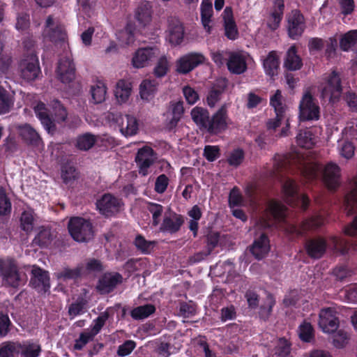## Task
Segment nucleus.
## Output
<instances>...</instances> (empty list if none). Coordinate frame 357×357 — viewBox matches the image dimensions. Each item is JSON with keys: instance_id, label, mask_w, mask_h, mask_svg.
<instances>
[{"instance_id": "nucleus-5", "label": "nucleus", "mask_w": 357, "mask_h": 357, "mask_svg": "<svg viewBox=\"0 0 357 357\" xmlns=\"http://www.w3.org/2000/svg\"><path fill=\"white\" fill-rule=\"evenodd\" d=\"M282 192L287 204L292 207L299 206L303 211L307 210L310 200L307 195L299 193V186L294 180L286 179L282 186Z\"/></svg>"}, {"instance_id": "nucleus-26", "label": "nucleus", "mask_w": 357, "mask_h": 357, "mask_svg": "<svg viewBox=\"0 0 357 357\" xmlns=\"http://www.w3.org/2000/svg\"><path fill=\"white\" fill-rule=\"evenodd\" d=\"M269 238L265 233H262L256 238L250 247V253L258 260L262 259L270 250Z\"/></svg>"}, {"instance_id": "nucleus-61", "label": "nucleus", "mask_w": 357, "mask_h": 357, "mask_svg": "<svg viewBox=\"0 0 357 357\" xmlns=\"http://www.w3.org/2000/svg\"><path fill=\"white\" fill-rule=\"evenodd\" d=\"M169 70V63L165 56H162L158 61L154 70L153 74L156 77H164Z\"/></svg>"}, {"instance_id": "nucleus-47", "label": "nucleus", "mask_w": 357, "mask_h": 357, "mask_svg": "<svg viewBox=\"0 0 357 357\" xmlns=\"http://www.w3.org/2000/svg\"><path fill=\"white\" fill-rule=\"evenodd\" d=\"M273 160V167L278 173H280L283 171H287L291 167V159L289 154H276L274 156Z\"/></svg>"}, {"instance_id": "nucleus-3", "label": "nucleus", "mask_w": 357, "mask_h": 357, "mask_svg": "<svg viewBox=\"0 0 357 357\" xmlns=\"http://www.w3.org/2000/svg\"><path fill=\"white\" fill-rule=\"evenodd\" d=\"M54 119L50 116L45 103L39 102L34 107L37 118L48 133L53 134L56 131L54 121L59 123L66 121L68 112L65 107L59 100H54L52 104Z\"/></svg>"}, {"instance_id": "nucleus-10", "label": "nucleus", "mask_w": 357, "mask_h": 357, "mask_svg": "<svg viewBox=\"0 0 357 357\" xmlns=\"http://www.w3.org/2000/svg\"><path fill=\"white\" fill-rule=\"evenodd\" d=\"M31 274L30 287L42 295L50 293L51 286L49 272L38 266H33Z\"/></svg>"}, {"instance_id": "nucleus-4", "label": "nucleus", "mask_w": 357, "mask_h": 357, "mask_svg": "<svg viewBox=\"0 0 357 357\" xmlns=\"http://www.w3.org/2000/svg\"><path fill=\"white\" fill-rule=\"evenodd\" d=\"M0 275L5 284L15 289L23 286L28 280L26 273L12 258L0 259Z\"/></svg>"}, {"instance_id": "nucleus-55", "label": "nucleus", "mask_w": 357, "mask_h": 357, "mask_svg": "<svg viewBox=\"0 0 357 357\" xmlns=\"http://www.w3.org/2000/svg\"><path fill=\"white\" fill-rule=\"evenodd\" d=\"M96 335L91 330V331H84L79 334V338L75 340L74 344V349L75 350H82L84 347L93 340Z\"/></svg>"}, {"instance_id": "nucleus-50", "label": "nucleus", "mask_w": 357, "mask_h": 357, "mask_svg": "<svg viewBox=\"0 0 357 357\" xmlns=\"http://www.w3.org/2000/svg\"><path fill=\"white\" fill-rule=\"evenodd\" d=\"M147 210L152 215V225L153 227L158 226L160 222L164 207L158 203L149 202Z\"/></svg>"}, {"instance_id": "nucleus-39", "label": "nucleus", "mask_w": 357, "mask_h": 357, "mask_svg": "<svg viewBox=\"0 0 357 357\" xmlns=\"http://www.w3.org/2000/svg\"><path fill=\"white\" fill-rule=\"evenodd\" d=\"M155 312V307L153 304H145L133 308L130 316L135 320H142L149 317Z\"/></svg>"}, {"instance_id": "nucleus-33", "label": "nucleus", "mask_w": 357, "mask_h": 357, "mask_svg": "<svg viewBox=\"0 0 357 357\" xmlns=\"http://www.w3.org/2000/svg\"><path fill=\"white\" fill-rule=\"evenodd\" d=\"M135 18L143 26L149 24L152 20V9L149 2L142 3L137 8Z\"/></svg>"}, {"instance_id": "nucleus-18", "label": "nucleus", "mask_w": 357, "mask_h": 357, "mask_svg": "<svg viewBox=\"0 0 357 357\" xmlns=\"http://www.w3.org/2000/svg\"><path fill=\"white\" fill-rule=\"evenodd\" d=\"M226 65L228 70L234 75H241L248 69L246 56L241 51H228Z\"/></svg>"}, {"instance_id": "nucleus-40", "label": "nucleus", "mask_w": 357, "mask_h": 357, "mask_svg": "<svg viewBox=\"0 0 357 357\" xmlns=\"http://www.w3.org/2000/svg\"><path fill=\"white\" fill-rule=\"evenodd\" d=\"M96 142L97 137L96 135L90 132H86L77 137L75 146L79 150L86 151L91 149Z\"/></svg>"}, {"instance_id": "nucleus-51", "label": "nucleus", "mask_w": 357, "mask_h": 357, "mask_svg": "<svg viewBox=\"0 0 357 357\" xmlns=\"http://www.w3.org/2000/svg\"><path fill=\"white\" fill-rule=\"evenodd\" d=\"M131 92V87L124 80L121 79L117 82L116 89L115 90V96L119 101L126 102Z\"/></svg>"}, {"instance_id": "nucleus-12", "label": "nucleus", "mask_w": 357, "mask_h": 357, "mask_svg": "<svg viewBox=\"0 0 357 357\" xmlns=\"http://www.w3.org/2000/svg\"><path fill=\"white\" fill-rule=\"evenodd\" d=\"M108 118L119 126L121 132L126 137L133 136L137 133L139 124L134 116L109 113Z\"/></svg>"}, {"instance_id": "nucleus-35", "label": "nucleus", "mask_w": 357, "mask_h": 357, "mask_svg": "<svg viewBox=\"0 0 357 357\" xmlns=\"http://www.w3.org/2000/svg\"><path fill=\"white\" fill-rule=\"evenodd\" d=\"M279 64V58L276 52L275 51L270 52L263 63L266 74L271 77L277 75Z\"/></svg>"}, {"instance_id": "nucleus-57", "label": "nucleus", "mask_w": 357, "mask_h": 357, "mask_svg": "<svg viewBox=\"0 0 357 357\" xmlns=\"http://www.w3.org/2000/svg\"><path fill=\"white\" fill-rule=\"evenodd\" d=\"M245 153L242 149L238 148L233 150L227 158V162L230 166L238 167L243 161Z\"/></svg>"}, {"instance_id": "nucleus-16", "label": "nucleus", "mask_w": 357, "mask_h": 357, "mask_svg": "<svg viewBox=\"0 0 357 357\" xmlns=\"http://www.w3.org/2000/svg\"><path fill=\"white\" fill-rule=\"evenodd\" d=\"M337 312L332 307L323 308L319 314V326L323 332L334 333L339 327Z\"/></svg>"}, {"instance_id": "nucleus-56", "label": "nucleus", "mask_w": 357, "mask_h": 357, "mask_svg": "<svg viewBox=\"0 0 357 357\" xmlns=\"http://www.w3.org/2000/svg\"><path fill=\"white\" fill-rule=\"evenodd\" d=\"M12 205L3 188H0V215H7L11 212Z\"/></svg>"}, {"instance_id": "nucleus-42", "label": "nucleus", "mask_w": 357, "mask_h": 357, "mask_svg": "<svg viewBox=\"0 0 357 357\" xmlns=\"http://www.w3.org/2000/svg\"><path fill=\"white\" fill-rule=\"evenodd\" d=\"M326 218L322 214H317L302 222L303 231L315 230L321 227L326 222Z\"/></svg>"}, {"instance_id": "nucleus-48", "label": "nucleus", "mask_w": 357, "mask_h": 357, "mask_svg": "<svg viewBox=\"0 0 357 357\" xmlns=\"http://www.w3.org/2000/svg\"><path fill=\"white\" fill-rule=\"evenodd\" d=\"M275 305V300L272 294H268L265 303L259 307V316L261 319L266 321L271 314L273 307Z\"/></svg>"}, {"instance_id": "nucleus-38", "label": "nucleus", "mask_w": 357, "mask_h": 357, "mask_svg": "<svg viewBox=\"0 0 357 357\" xmlns=\"http://www.w3.org/2000/svg\"><path fill=\"white\" fill-rule=\"evenodd\" d=\"M172 118L168 123V128L172 130L177 126L178 121L181 120L184 112L183 101H172L170 102Z\"/></svg>"}, {"instance_id": "nucleus-32", "label": "nucleus", "mask_w": 357, "mask_h": 357, "mask_svg": "<svg viewBox=\"0 0 357 357\" xmlns=\"http://www.w3.org/2000/svg\"><path fill=\"white\" fill-rule=\"evenodd\" d=\"M158 82L155 79H144L139 86L142 99L149 101L153 99L158 90Z\"/></svg>"}, {"instance_id": "nucleus-9", "label": "nucleus", "mask_w": 357, "mask_h": 357, "mask_svg": "<svg viewBox=\"0 0 357 357\" xmlns=\"http://www.w3.org/2000/svg\"><path fill=\"white\" fill-rule=\"evenodd\" d=\"M156 159L157 153L151 146H144L139 149L135 158L139 174L146 176L150 173V167L155 162Z\"/></svg>"}, {"instance_id": "nucleus-20", "label": "nucleus", "mask_w": 357, "mask_h": 357, "mask_svg": "<svg viewBox=\"0 0 357 357\" xmlns=\"http://www.w3.org/2000/svg\"><path fill=\"white\" fill-rule=\"evenodd\" d=\"M20 66L22 78L28 82L35 80L40 73L38 59L35 54L31 53L29 59H23Z\"/></svg>"}, {"instance_id": "nucleus-45", "label": "nucleus", "mask_w": 357, "mask_h": 357, "mask_svg": "<svg viewBox=\"0 0 357 357\" xmlns=\"http://www.w3.org/2000/svg\"><path fill=\"white\" fill-rule=\"evenodd\" d=\"M61 178L66 185H72L78 178V172L76 168L69 164L63 165L61 167Z\"/></svg>"}, {"instance_id": "nucleus-1", "label": "nucleus", "mask_w": 357, "mask_h": 357, "mask_svg": "<svg viewBox=\"0 0 357 357\" xmlns=\"http://www.w3.org/2000/svg\"><path fill=\"white\" fill-rule=\"evenodd\" d=\"M193 121L202 130H205L210 135L222 133L228 127V111L226 104L222 105L218 110L210 116L206 109L196 107L191 111Z\"/></svg>"}, {"instance_id": "nucleus-27", "label": "nucleus", "mask_w": 357, "mask_h": 357, "mask_svg": "<svg viewBox=\"0 0 357 357\" xmlns=\"http://www.w3.org/2000/svg\"><path fill=\"white\" fill-rule=\"evenodd\" d=\"M20 136L23 142L29 146L38 147L43 142L38 132L29 124L24 123L18 127Z\"/></svg>"}, {"instance_id": "nucleus-19", "label": "nucleus", "mask_w": 357, "mask_h": 357, "mask_svg": "<svg viewBox=\"0 0 357 357\" xmlns=\"http://www.w3.org/2000/svg\"><path fill=\"white\" fill-rule=\"evenodd\" d=\"M45 37L51 42H63L67 38L64 26L59 21L56 23L52 15H49L45 21Z\"/></svg>"}, {"instance_id": "nucleus-15", "label": "nucleus", "mask_w": 357, "mask_h": 357, "mask_svg": "<svg viewBox=\"0 0 357 357\" xmlns=\"http://www.w3.org/2000/svg\"><path fill=\"white\" fill-rule=\"evenodd\" d=\"M270 105L274 108L275 118L269 119L266 123L268 130H275L281 125V121L284 117L286 105L282 102V96L280 90H277L270 98Z\"/></svg>"}, {"instance_id": "nucleus-17", "label": "nucleus", "mask_w": 357, "mask_h": 357, "mask_svg": "<svg viewBox=\"0 0 357 357\" xmlns=\"http://www.w3.org/2000/svg\"><path fill=\"white\" fill-rule=\"evenodd\" d=\"M122 282L121 274L117 272H107L99 278L96 289L100 294H109Z\"/></svg>"}, {"instance_id": "nucleus-43", "label": "nucleus", "mask_w": 357, "mask_h": 357, "mask_svg": "<svg viewBox=\"0 0 357 357\" xmlns=\"http://www.w3.org/2000/svg\"><path fill=\"white\" fill-rule=\"evenodd\" d=\"M82 268L83 276L91 273H101L104 270V266L100 259L89 258L86 260L85 265L80 264Z\"/></svg>"}, {"instance_id": "nucleus-7", "label": "nucleus", "mask_w": 357, "mask_h": 357, "mask_svg": "<svg viewBox=\"0 0 357 357\" xmlns=\"http://www.w3.org/2000/svg\"><path fill=\"white\" fill-rule=\"evenodd\" d=\"M319 105L315 102L310 92L304 93L299 104V119L301 121H317L320 117Z\"/></svg>"}, {"instance_id": "nucleus-62", "label": "nucleus", "mask_w": 357, "mask_h": 357, "mask_svg": "<svg viewBox=\"0 0 357 357\" xmlns=\"http://www.w3.org/2000/svg\"><path fill=\"white\" fill-rule=\"evenodd\" d=\"M310 131L301 132L296 136L297 143L299 146L306 149H310L314 144Z\"/></svg>"}, {"instance_id": "nucleus-49", "label": "nucleus", "mask_w": 357, "mask_h": 357, "mask_svg": "<svg viewBox=\"0 0 357 357\" xmlns=\"http://www.w3.org/2000/svg\"><path fill=\"white\" fill-rule=\"evenodd\" d=\"M20 343L6 342L0 347V357H15L19 354Z\"/></svg>"}, {"instance_id": "nucleus-2", "label": "nucleus", "mask_w": 357, "mask_h": 357, "mask_svg": "<svg viewBox=\"0 0 357 357\" xmlns=\"http://www.w3.org/2000/svg\"><path fill=\"white\" fill-rule=\"evenodd\" d=\"M321 167L317 162L303 164L301 172L307 181H315L321 175L328 190H337L341 183L340 167L333 162H328L323 168Z\"/></svg>"}, {"instance_id": "nucleus-29", "label": "nucleus", "mask_w": 357, "mask_h": 357, "mask_svg": "<svg viewBox=\"0 0 357 357\" xmlns=\"http://www.w3.org/2000/svg\"><path fill=\"white\" fill-rule=\"evenodd\" d=\"M184 222L181 215L174 213L172 216H165L160 227V231L169 234L178 232Z\"/></svg>"}, {"instance_id": "nucleus-8", "label": "nucleus", "mask_w": 357, "mask_h": 357, "mask_svg": "<svg viewBox=\"0 0 357 357\" xmlns=\"http://www.w3.org/2000/svg\"><path fill=\"white\" fill-rule=\"evenodd\" d=\"M342 91L340 75L333 70L327 77L325 85L321 89V97L330 102H337Z\"/></svg>"}, {"instance_id": "nucleus-41", "label": "nucleus", "mask_w": 357, "mask_h": 357, "mask_svg": "<svg viewBox=\"0 0 357 357\" xmlns=\"http://www.w3.org/2000/svg\"><path fill=\"white\" fill-rule=\"evenodd\" d=\"M133 245L142 254L149 255L156 245L154 241H147L142 234H137L133 241Z\"/></svg>"}, {"instance_id": "nucleus-36", "label": "nucleus", "mask_w": 357, "mask_h": 357, "mask_svg": "<svg viewBox=\"0 0 357 357\" xmlns=\"http://www.w3.org/2000/svg\"><path fill=\"white\" fill-rule=\"evenodd\" d=\"M287 207L282 202L271 199L267 206V211L275 220L282 221L286 218Z\"/></svg>"}, {"instance_id": "nucleus-30", "label": "nucleus", "mask_w": 357, "mask_h": 357, "mask_svg": "<svg viewBox=\"0 0 357 357\" xmlns=\"http://www.w3.org/2000/svg\"><path fill=\"white\" fill-rule=\"evenodd\" d=\"M169 42L174 45H180L184 38V27L178 20H172L168 28Z\"/></svg>"}, {"instance_id": "nucleus-46", "label": "nucleus", "mask_w": 357, "mask_h": 357, "mask_svg": "<svg viewBox=\"0 0 357 357\" xmlns=\"http://www.w3.org/2000/svg\"><path fill=\"white\" fill-rule=\"evenodd\" d=\"M357 44V30H351L344 33L340 40V47L344 52L349 51Z\"/></svg>"}, {"instance_id": "nucleus-25", "label": "nucleus", "mask_w": 357, "mask_h": 357, "mask_svg": "<svg viewBox=\"0 0 357 357\" xmlns=\"http://www.w3.org/2000/svg\"><path fill=\"white\" fill-rule=\"evenodd\" d=\"M223 22L225 36L227 38L231 40H236L238 38L239 32L234 19L231 8H225L224 10Z\"/></svg>"}, {"instance_id": "nucleus-52", "label": "nucleus", "mask_w": 357, "mask_h": 357, "mask_svg": "<svg viewBox=\"0 0 357 357\" xmlns=\"http://www.w3.org/2000/svg\"><path fill=\"white\" fill-rule=\"evenodd\" d=\"M83 276L82 268L79 264L75 268H65L61 272L58 273L57 278L63 280L77 279Z\"/></svg>"}, {"instance_id": "nucleus-31", "label": "nucleus", "mask_w": 357, "mask_h": 357, "mask_svg": "<svg viewBox=\"0 0 357 357\" xmlns=\"http://www.w3.org/2000/svg\"><path fill=\"white\" fill-rule=\"evenodd\" d=\"M303 65V60L298 54L296 47L291 46L286 53L284 67L289 71H296L300 70Z\"/></svg>"}, {"instance_id": "nucleus-44", "label": "nucleus", "mask_w": 357, "mask_h": 357, "mask_svg": "<svg viewBox=\"0 0 357 357\" xmlns=\"http://www.w3.org/2000/svg\"><path fill=\"white\" fill-rule=\"evenodd\" d=\"M53 235L50 229L42 227L33 240V243L40 248H47L51 244Z\"/></svg>"}, {"instance_id": "nucleus-34", "label": "nucleus", "mask_w": 357, "mask_h": 357, "mask_svg": "<svg viewBox=\"0 0 357 357\" xmlns=\"http://www.w3.org/2000/svg\"><path fill=\"white\" fill-rule=\"evenodd\" d=\"M200 10L202 24L206 31L211 33L212 27L210 26V23L213 13L212 3L209 0H203Z\"/></svg>"}, {"instance_id": "nucleus-23", "label": "nucleus", "mask_w": 357, "mask_h": 357, "mask_svg": "<svg viewBox=\"0 0 357 357\" xmlns=\"http://www.w3.org/2000/svg\"><path fill=\"white\" fill-rule=\"evenodd\" d=\"M349 192L344 196V206L347 215L357 211V173L349 181Z\"/></svg>"}, {"instance_id": "nucleus-28", "label": "nucleus", "mask_w": 357, "mask_h": 357, "mask_svg": "<svg viewBox=\"0 0 357 357\" xmlns=\"http://www.w3.org/2000/svg\"><path fill=\"white\" fill-rule=\"evenodd\" d=\"M157 48L147 47L138 49L134 54L132 63L137 68H144L149 61L156 56Z\"/></svg>"}, {"instance_id": "nucleus-22", "label": "nucleus", "mask_w": 357, "mask_h": 357, "mask_svg": "<svg viewBox=\"0 0 357 357\" xmlns=\"http://www.w3.org/2000/svg\"><path fill=\"white\" fill-rule=\"evenodd\" d=\"M307 255L314 259L321 258L327 249L326 240L321 236L307 240L304 245Z\"/></svg>"}, {"instance_id": "nucleus-58", "label": "nucleus", "mask_w": 357, "mask_h": 357, "mask_svg": "<svg viewBox=\"0 0 357 357\" xmlns=\"http://www.w3.org/2000/svg\"><path fill=\"white\" fill-rule=\"evenodd\" d=\"M299 337L305 342H310L314 339V329L310 323L304 322L300 326Z\"/></svg>"}, {"instance_id": "nucleus-54", "label": "nucleus", "mask_w": 357, "mask_h": 357, "mask_svg": "<svg viewBox=\"0 0 357 357\" xmlns=\"http://www.w3.org/2000/svg\"><path fill=\"white\" fill-rule=\"evenodd\" d=\"M13 105L11 97L8 91L2 86H0V114L8 113Z\"/></svg>"}, {"instance_id": "nucleus-24", "label": "nucleus", "mask_w": 357, "mask_h": 357, "mask_svg": "<svg viewBox=\"0 0 357 357\" xmlns=\"http://www.w3.org/2000/svg\"><path fill=\"white\" fill-rule=\"evenodd\" d=\"M284 11V1L275 0L270 15L267 20V26L271 31L277 30L282 20Z\"/></svg>"}, {"instance_id": "nucleus-53", "label": "nucleus", "mask_w": 357, "mask_h": 357, "mask_svg": "<svg viewBox=\"0 0 357 357\" xmlns=\"http://www.w3.org/2000/svg\"><path fill=\"white\" fill-rule=\"evenodd\" d=\"M91 96L95 104L102 102L105 100L106 86L100 82H98L96 86L91 87Z\"/></svg>"}, {"instance_id": "nucleus-13", "label": "nucleus", "mask_w": 357, "mask_h": 357, "mask_svg": "<svg viewBox=\"0 0 357 357\" xmlns=\"http://www.w3.org/2000/svg\"><path fill=\"white\" fill-rule=\"evenodd\" d=\"M206 58L200 52H190L181 56L176 62V71L181 75H186L204 63Z\"/></svg>"}, {"instance_id": "nucleus-37", "label": "nucleus", "mask_w": 357, "mask_h": 357, "mask_svg": "<svg viewBox=\"0 0 357 357\" xmlns=\"http://www.w3.org/2000/svg\"><path fill=\"white\" fill-rule=\"evenodd\" d=\"M42 351L41 346L38 343L27 341L20 343L19 354L23 357H38Z\"/></svg>"}, {"instance_id": "nucleus-63", "label": "nucleus", "mask_w": 357, "mask_h": 357, "mask_svg": "<svg viewBox=\"0 0 357 357\" xmlns=\"http://www.w3.org/2000/svg\"><path fill=\"white\" fill-rule=\"evenodd\" d=\"M243 197L241 193L240 189L234 186L229 192V205L230 207L240 206L243 204Z\"/></svg>"}, {"instance_id": "nucleus-6", "label": "nucleus", "mask_w": 357, "mask_h": 357, "mask_svg": "<svg viewBox=\"0 0 357 357\" xmlns=\"http://www.w3.org/2000/svg\"><path fill=\"white\" fill-rule=\"evenodd\" d=\"M71 237L77 242H87L93 236L91 222L81 217H73L68 224Z\"/></svg>"}, {"instance_id": "nucleus-59", "label": "nucleus", "mask_w": 357, "mask_h": 357, "mask_svg": "<svg viewBox=\"0 0 357 357\" xmlns=\"http://www.w3.org/2000/svg\"><path fill=\"white\" fill-rule=\"evenodd\" d=\"M86 302L84 300L76 301L68 306V313L70 319H74L76 316L84 313Z\"/></svg>"}, {"instance_id": "nucleus-60", "label": "nucleus", "mask_w": 357, "mask_h": 357, "mask_svg": "<svg viewBox=\"0 0 357 357\" xmlns=\"http://www.w3.org/2000/svg\"><path fill=\"white\" fill-rule=\"evenodd\" d=\"M33 215L31 211H24L20 218L21 228L26 232H30L33 228Z\"/></svg>"}, {"instance_id": "nucleus-14", "label": "nucleus", "mask_w": 357, "mask_h": 357, "mask_svg": "<svg viewBox=\"0 0 357 357\" xmlns=\"http://www.w3.org/2000/svg\"><path fill=\"white\" fill-rule=\"evenodd\" d=\"M288 36L293 40H298L305 29V20L301 12L295 9L287 15Z\"/></svg>"}, {"instance_id": "nucleus-21", "label": "nucleus", "mask_w": 357, "mask_h": 357, "mask_svg": "<svg viewBox=\"0 0 357 357\" xmlns=\"http://www.w3.org/2000/svg\"><path fill=\"white\" fill-rule=\"evenodd\" d=\"M56 72L63 83H70L75 79V66L70 56L66 55L59 59Z\"/></svg>"}, {"instance_id": "nucleus-64", "label": "nucleus", "mask_w": 357, "mask_h": 357, "mask_svg": "<svg viewBox=\"0 0 357 357\" xmlns=\"http://www.w3.org/2000/svg\"><path fill=\"white\" fill-rule=\"evenodd\" d=\"M275 350V354L279 356L288 357L291 351V344L285 338H280Z\"/></svg>"}, {"instance_id": "nucleus-11", "label": "nucleus", "mask_w": 357, "mask_h": 357, "mask_svg": "<svg viewBox=\"0 0 357 357\" xmlns=\"http://www.w3.org/2000/svg\"><path fill=\"white\" fill-rule=\"evenodd\" d=\"M123 204L121 199L107 193L97 200L96 207L100 214L106 218L116 215L122 208Z\"/></svg>"}]
</instances>
